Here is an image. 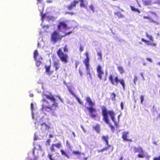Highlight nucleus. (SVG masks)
Segmentation results:
<instances>
[{
    "mask_svg": "<svg viewBox=\"0 0 160 160\" xmlns=\"http://www.w3.org/2000/svg\"><path fill=\"white\" fill-rule=\"evenodd\" d=\"M141 75L142 76V78H143V73H140Z\"/></svg>",
    "mask_w": 160,
    "mask_h": 160,
    "instance_id": "nucleus-60",
    "label": "nucleus"
},
{
    "mask_svg": "<svg viewBox=\"0 0 160 160\" xmlns=\"http://www.w3.org/2000/svg\"><path fill=\"white\" fill-rule=\"evenodd\" d=\"M53 66L56 71H58L60 68V64L58 61H54L53 63Z\"/></svg>",
    "mask_w": 160,
    "mask_h": 160,
    "instance_id": "nucleus-15",
    "label": "nucleus"
},
{
    "mask_svg": "<svg viewBox=\"0 0 160 160\" xmlns=\"http://www.w3.org/2000/svg\"><path fill=\"white\" fill-rule=\"evenodd\" d=\"M37 1L38 2L41 3L43 0H37Z\"/></svg>",
    "mask_w": 160,
    "mask_h": 160,
    "instance_id": "nucleus-55",
    "label": "nucleus"
},
{
    "mask_svg": "<svg viewBox=\"0 0 160 160\" xmlns=\"http://www.w3.org/2000/svg\"><path fill=\"white\" fill-rule=\"evenodd\" d=\"M80 2V6L81 7H85L86 5L84 2V0H79Z\"/></svg>",
    "mask_w": 160,
    "mask_h": 160,
    "instance_id": "nucleus-31",
    "label": "nucleus"
},
{
    "mask_svg": "<svg viewBox=\"0 0 160 160\" xmlns=\"http://www.w3.org/2000/svg\"><path fill=\"white\" fill-rule=\"evenodd\" d=\"M158 117L160 118V113L158 114Z\"/></svg>",
    "mask_w": 160,
    "mask_h": 160,
    "instance_id": "nucleus-61",
    "label": "nucleus"
},
{
    "mask_svg": "<svg viewBox=\"0 0 160 160\" xmlns=\"http://www.w3.org/2000/svg\"><path fill=\"white\" fill-rule=\"evenodd\" d=\"M51 124L50 123L48 124V125L47 124L43 122L41 124V129L42 131H46V130H49L51 128L50 126Z\"/></svg>",
    "mask_w": 160,
    "mask_h": 160,
    "instance_id": "nucleus-12",
    "label": "nucleus"
},
{
    "mask_svg": "<svg viewBox=\"0 0 160 160\" xmlns=\"http://www.w3.org/2000/svg\"><path fill=\"white\" fill-rule=\"evenodd\" d=\"M115 15H116L118 17V18H122L123 17V15L121 14V13L119 12H115Z\"/></svg>",
    "mask_w": 160,
    "mask_h": 160,
    "instance_id": "nucleus-32",
    "label": "nucleus"
},
{
    "mask_svg": "<svg viewBox=\"0 0 160 160\" xmlns=\"http://www.w3.org/2000/svg\"><path fill=\"white\" fill-rule=\"evenodd\" d=\"M58 98H59V100H60V101H61L62 102H63V100H62V99L59 96V97H58Z\"/></svg>",
    "mask_w": 160,
    "mask_h": 160,
    "instance_id": "nucleus-53",
    "label": "nucleus"
},
{
    "mask_svg": "<svg viewBox=\"0 0 160 160\" xmlns=\"http://www.w3.org/2000/svg\"><path fill=\"white\" fill-rule=\"evenodd\" d=\"M60 152L61 155L65 157H66L68 158H70V156L68 153L64 150L61 149L60 150Z\"/></svg>",
    "mask_w": 160,
    "mask_h": 160,
    "instance_id": "nucleus-20",
    "label": "nucleus"
},
{
    "mask_svg": "<svg viewBox=\"0 0 160 160\" xmlns=\"http://www.w3.org/2000/svg\"><path fill=\"white\" fill-rule=\"evenodd\" d=\"M133 151L134 153L138 152L139 153L137 155V156L139 158H143L145 156V152L141 147L133 148Z\"/></svg>",
    "mask_w": 160,
    "mask_h": 160,
    "instance_id": "nucleus-8",
    "label": "nucleus"
},
{
    "mask_svg": "<svg viewBox=\"0 0 160 160\" xmlns=\"http://www.w3.org/2000/svg\"><path fill=\"white\" fill-rule=\"evenodd\" d=\"M92 128L97 133H99L100 132V125L99 124H97L95 126H93Z\"/></svg>",
    "mask_w": 160,
    "mask_h": 160,
    "instance_id": "nucleus-21",
    "label": "nucleus"
},
{
    "mask_svg": "<svg viewBox=\"0 0 160 160\" xmlns=\"http://www.w3.org/2000/svg\"><path fill=\"white\" fill-rule=\"evenodd\" d=\"M110 96L111 97V99L112 100L115 101L116 100L115 97H116V95L114 93L112 92V93H111L110 94Z\"/></svg>",
    "mask_w": 160,
    "mask_h": 160,
    "instance_id": "nucleus-28",
    "label": "nucleus"
},
{
    "mask_svg": "<svg viewBox=\"0 0 160 160\" xmlns=\"http://www.w3.org/2000/svg\"><path fill=\"white\" fill-rule=\"evenodd\" d=\"M111 128L112 130H114V127L113 126H111Z\"/></svg>",
    "mask_w": 160,
    "mask_h": 160,
    "instance_id": "nucleus-54",
    "label": "nucleus"
},
{
    "mask_svg": "<svg viewBox=\"0 0 160 160\" xmlns=\"http://www.w3.org/2000/svg\"><path fill=\"white\" fill-rule=\"evenodd\" d=\"M44 96L47 98L52 102L53 103L52 105H50L48 101L45 99H43L42 100L43 102L42 108V110L43 111L48 112L55 110L56 108L58 107V103L56 102L54 96L52 95L51 93L49 95L45 94Z\"/></svg>",
    "mask_w": 160,
    "mask_h": 160,
    "instance_id": "nucleus-1",
    "label": "nucleus"
},
{
    "mask_svg": "<svg viewBox=\"0 0 160 160\" xmlns=\"http://www.w3.org/2000/svg\"><path fill=\"white\" fill-rule=\"evenodd\" d=\"M81 128H82V129H83V131L84 132H85V130L84 129V128L82 126H81Z\"/></svg>",
    "mask_w": 160,
    "mask_h": 160,
    "instance_id": "nucleus-58",
    "label": "nucleus"
},
{
    "mask_svg": "<svg viewBox=\"0 0 160 160\" xmlns=\"http://www.w3.org/2000/svg\"><path fill=\"white\" fill-rule=\"evenodd\" d=\"M79 49H80V51L81 52L83 50V47L82 46H80Z\"/></svg>",
    "mask_w": 160,
    "mask_h": 160,
    "instance_id": "nucleus-48",
    "label": "nucleus"
},
{
    "mask_svg": "<svg viewBox=\"0 0 160 160\" xmlns=\"http://www.w3.org/2000/svg\"><path fill=\"white\" fill-rule=\"evenodd\" d=\"M143 3L144 6H148L151 5L152 1L151 0H144L143 1Z\"/></svg>",
    "mask_w": 160,
    "mask_h": 160,
    "instance_id": "nucleus-22",
    "label": "nucleus"
},
{
    "mask_svg": "<svg viewBox=\"0 0 160 160\" xmlns=\"http://www.w3.org/2000/svg\"><path fill=\"white\" fill-rule=\"evenodd\" d=\"M37 158H38V157H35L34 158V159L35 160H37Z\"/></svg>",
    "mask_w": 160,
    "mask_h": 160,
    "instance_id": "nucleus-59",
    "label": "nucleus"
},
{
    "mask_svg": "<svg viewBox=\"0 0 160 160\" xmlns=\"http://www.w3.org/2000/svg\"><path fill=\"white\" fill-rule=\"evenodd\" d=\"M51 65H49V66H46V65L45 67V69H46V73L48 75H51L52 73V71H50V68H51Z\"/></svg>",
    "mask_w": 160,
    "mask_h": 160,
    "instance_id": "nucleus-18",
    "label": "nucleus"
},
{
    "mask_svg": "<svg viewBox=\"0 0 160 160\" xmlns=\"http://www.w3.org/2000/svg\"><path fill=\"white\" fill-rule=\"evenodd\" d=\"M130 8L131 10L133 12H137L138 13H140V11L138 10V9L137 8H135L134 7L132 6H130Z\"/></svg>",
    "mask_w": 160,
    "mask_h": 160,
    "instance_id": "nucleus-26",
    "label": "nucleus"
},
{
    "mask_svg": "<svg viewBox=\"0 0 160 160\" xmlns=\"http://www.w3.org/2000/svg\"><path fill=\"white\" fill-rule=\"evenodd\" d=\"M80 75L81 76H82V73L81 72H80Z\"/></svg>",
    "mask_w": 160,
    "mask_h": 160,
    "instance_id": "nucleus-62",
    "label": "nucleus"
},
{
    "mask_svg": "<svg viewBox=\"0 0 160 160\" xmlns=\"http://www.w3.org/2000/svg\"><path fill=\"white\" fill-rule=\"evenodd\" d=\"M87 70V74L89 75L90 76H91V74L89 71V69L88 70Z\"/></svg>",
    "mask_w": 160,
    "mask_h": 160,
    "instance_id": "nucleus-50",
    "label": "nucleus"
},
{
    "mask_svg": "<svg viewBox=\"0 0 160 160\" xmlns=\"http://www.w3.org/2000/svg\"><path fill=\"white\" fill-rule=\"evenodd\" d=\"M62 144L60 142H59L57 143L52 144L50 147V149L52 152H54L55 151L54 147L57 148L59 149L61 148Z\"/></svg>",
    "mask_w": 160,
    "mask_h": 160,
    "instance_id": "nucleus-10",
    "label": "nucleus"
},
{
    "mask_svg": "<svg viewBox=\"0 0 160 160\" xmlns=\"http://www.w3.org/2000/svg\"><path fill=\"white\" fill-rule=\"evenodd\" d=\"M72 31H70V32H67V33H65V35H62V36H63V37H64L68 35H69L71 33H72Z\"/></svg>",
    "mask_w": 160,
    "mask_h": 160,
    "instance_id": "nucleus-43",
    "label": "nucleus"
},
{
    "mask_svg": "<svg viewBox=\"0 0 160 160\" xmlns=\"http://www.w3.org/2000/svg\"><path fill=\"white\" fill-rule=\"evenodd\" d=\"M38 50H36L34 52L33 58L35 60H36L37 59V57L38 56Z\"/></svg>",
    "mask_w": 160,
    "mask_h": 160,
    "instance_id": "nucleus-27",
    "label": "nucleus"
},
{
    "mask_svg": "<svg viewBox=\"0 0 160 160\" xmlns=\"http://www.w3.org/2000/svg\"><path fill=\"white\" fill-rule=\"evenodd\" d=\"M148 13H150L151 14L154 15L155 16L157 17V14L155 12H153L151 11H150L148 12Z\"/></svg>",
    "mask_w": 160,
    "mask_h": 160,
    "instance_id": "nucleus-40",
    "label": "nucleus"
},
{
    "mask_svg": "<svg viewBox=\"0 0 160 160\" xmlns=\"http://www.w3.org/2000/svg\"><path fill=\"white\" fill-rule=\"evenodd\" d=\"M63 36L60 34L57 31H54L51 34V42L53 44L60 42L62 39Z\"/></svg>",
    "mask_w": 160,
    "mask_h": 160,
    "instance_id": "nucleus-5",
    "label": "nucleus"
},
{
    "mask_svg": "<svg viewBox=\"0 0 160 160\" xmlns=\"http://www.w3.org/2000/svg\"><path fill=\"white\" fill-rule=\"evenodd\" d=\"M108 114L111 117L112 120L114 122L115 125L118 127V123L115 120V113L114 112L112 111H108L105 107H103L102 108V114L103 116V120L107 124L109 123V122Z\"/></svg>",
    "mask_w": 160,
    "mask_h": 160,
    "instance_id": "nucleus-2",
    "label": "nucleus"
},
{
    "mask_svg": "<svg viewBox=\"0 0 160 160\" xmlns=\"http://www.w3.org/2000/svg\"><path fill=\"white\" fill-rule=\"evenodd\" d=\"M51 142V140L49 139H48L46 142L45 145L46 146H48L50 145V143Z\"/></svg>",
    "mask_w": 160,
    "mask_h": 160,
    "instance_id": "nucleus-36",
    "label": "nucleus"
},
{
    "mask_svg": "<svg viewBox=\"0 0 160 160\" xmlns=\"http://www.w3.org/2000/svg\"><path fill=\"white\" fill-rule=\"evenodd\" d=\"M66 13L71 14V15H73L74 14V13L73 12H66Z\"/></svg>",
    "mask_w": 160,
    "mask_h": 160,
    "instance_id": "nucleus-49",
    "label": "nucleus"
},
{
    "mask_svg": "<svg viewBox=\"0 0 160 160\" xmlns=\"http://www.w3.org/2000/svg\"><path fill=\"white\" fill-rule=\"evenodd\" d=\"M120 106L121 107V109L122 110L123 108V103L122 102H121L120 103Z\"/></svg>",
    "mask_w": 160,
    "mask_h": 160,
    "instance_id": "nucleus-47",
    "label": "nucleus"
},
{
    "mask_svg": "<svg viewBox=\"0 0 160 160\" xmlns=\"http://www.w3.org/2000/svg\"><path fill=\"white\" fill-rule=\"evenodd\" d=\"M67 27V25L64 21H61L59 22L58 25V29L60 30L62 28H66Z\"/></svg>",
    "mask_w": 160,
    "mask_h": 160,
    "instance_id": "nucleus-13",
    "label": "nucleus"
},
{
    "mask_svg": "<svg viewBox=\"0 0 160 160\" xmlns=\"http://www.w3.org/2000/svg\"><path fill=\"white\" fill-rule=\"evenodd\" d=\"M68 91L70 92V93L73 96H75V94L72 91L70 88L68 89Z\"/></svg>",
    "mask_w": 160,
    "mask_h": 160,
    "instance_id": "nucleus-42",
    "label": "nucleus"
},
{
    "mask_svg": "<svg viewBox=\"0 0 160 160\" xmlns=\"http://www.w3.org/2000/svg\"><path fill=\"white\" fill-rule=\"evenodd\" d=\"M158 64L159 65H160V62H158Z\"/></svg>",
    "mask_w": 160,
    "mask_h": 160,
    "instance_id": "nucleus-63",
    "label": "nucleus"
},
{
    "mask_svg": "<svg viewBox=\"0 0 160 160\" xmlns=\"http://www.w3.org/2000/svg\"><path fill=\"white\" fill-rule=\"evenodd\" d=\"M110 147V145L108 146L107 147L103 148L100 150H98L97 151L98 153L100 152H103L104 151L107 150L108 148H109V147Z\"/></svg>",
    "mask_w": 160,
    "mask_h": 160,
    "instance_id": "nucleus-23",
    "label": "nucleus"
},
{
    "mask_svg": "<svg viewBox=\"0 0 160 160\" xmlns=\"http://www.w3.org/2000/svg\"><path fill=\"white\" fill-rule=\"evenodd\" d=\"M145 34L147 38L149 39L150 41L143 38L141 39V41L145 42L146 44L147 45H150L152 46L156 47V44L153 42V40L152 36L151 35H149L148 34L147 32L145 33Z\"/></svg>",
    "mask_w": 160,
    "mask_h": 160,
    "instance_id": "nucleus-7",
    "label": "nucleus"
},
{
    "mask_svg": "<svg viewBox=\"0 0 160 160\" xmlns=\"http://www.w3.org/2000/svg\"><path fill=\"white\" fill-rule=\"evenodd\" d=\"M78 1L77 0H74L71 2V4L67 7L68 10H72L74 7L76 6V4L78 3Z\"/></svg>",
    "mask_w": 160,
    "mask_h": 160,
    "instance_id": "nucleus-14",
    "label": "nucleus"
},
{
    "mask_svg": "<svg viewBox=\"0 0 160 160\" xmlns=\"http://www.w3.org/2000/svg\"><path fill=\"white\" fill-rule=\"evenodd\" d=\"M108 138L109 137L108 135L106 136H102V140L105 142L106 145L107 146L109 145V143H108Z\"/></svg>",
    "mask_w": 160,
    "mask_h": 160,
    "instance_id": "nucleus-19",
    "label": "nucleus"
},
{
    "mask_svg": "<svg viewBox=\"0 0 160 160\" xmlns=\"http://www.w3.org/2000/svg\"><path fill=\"white\" fill-rule=\"evenodd\" d=\"M36 60V65L37 67H39L40 66V65L41 64L42 62L39 61L37 60Z\"/></svg>",
    "mask_w": 160,
    "mask_h": 160,
    "instance_id": "nucleus-34",
    "label": "nucleus"
},
{
    "mask_svg": "<svg viewBox=\"0 0 160 160\" xmlns=\"http://www.w3.org/2000/svg\"><path fill=\"white\" fill-rule=\"evenodd\" d=\"M97 55L98 56L99 58L98 59L102 60V55L101 52H98L97 53Z\"/></svg>",
    "mask_w": 160,
    "mask_h": 160,
    "instance_id": "nucleus-33",
    "label": "nucleus"
},
{
    "mask_svg": "<svg viewBox=\"0 0 160 160\" xmlns=\"http://www.w3.org/2000/svg\"><path fill=\"white\" fill-rule=\"evenodd\" d=\"M128 132H124L122 135V139L124 140L127 141H131V140L130 139H129L127 138V137L128 135Z\"/></svg>",
    "mask_w": 160,
    "mask_h": 160,
    "instance_id": "nucleus-16",
    "label": "nucleus"
},
{
    "mask_svg": "<svg viewBox=\"0 0 160 160\" xmlns=\"http://www.w3.org/2000/svg\"><path fill=\"white\" fill-rule=\"evenodd\" d=\"M143 18L144 19H148L150 20V22H156L154 21L149 16H144L143 17Z\"/></svg>",
    "mask_w": 160,
    "mask_h": 160,
    "instance_id": "nucleus-25",
    "label": "nucleus"
},
{
    "mask_svg": "<svg viewBox=\"0 0 160 160\" xmlns=\"http://www.w3.org/2000/svg\"><path fill=\"white\" fill-rule=\"evenodd\" d=\"M57 53L61 61L64 63L68 62V55L64 53L62 48H59L57 51Z\"/></svg>",
    "mask_w": 160,
    "mask_h": 160,
    "instance_id": "nucleus-6",
    "label": "nucleus"
},
{
    "mask_svg": "<svg viewBox=\"0 0 160 160\" xmlns=\"http://www.w3.org/2000/svg\"><path fill=\"white\" fill-rule=\"evenodd\" d=\"M31 108H32H32H33V104L32 103L31 104Z\"/></svg>",
    "mask_w": 160,
    "mask_h": 160,
    "instance_id": "nucleus-57",
    "label": "nucleus"
},
{
    "mask_svg": "<svg viewBox=\"0 0 160 160\" xmlns=\"http://www.w3.org/2000/svg\"><path fill=\"white\" fill-rule=\"evenodd\" d=\"M140 98L141 100V103L142 104L144 99V96L143 95L141 96L140 97Z\"/></svg>",
    "mask_w": 160,
    "mask_h": 160,
    "instance_id": "nucleus-38",
    "label": "nucleus"
},
{
    "mask_svg": "<svg viewBox=\"0 0 160 160\" xmlns=\"http://www.w3.org/2000/svg\"><path fill=\"white\" fill-rule=\"evenodd\" d=\"M72 153L75 155H79L81 154V152L78 151H73L72 152Z\"/></svg>",
    "mask_w": 160,
    "mask_h": 160,
    "instance_id": "nucleus-29",
    "label": "nucleus"
},
{
    "mask_svg": "<svg viewBox=\"0 0 160 160\" xmlns=\"http://www.w3.org/2000/svg\"><path fill=\"white\" fill-rule=\"evenodd\" d=\"M53 137V135L51 134H50L49 135V137L50 138H52Z\"/></svg>",
    "mask_w": 160,
    "mask_h": 160,
    "instance_id": "nucleus-56",
    "label": "nucleus"
},
{
    "mask_svg": "<svg viewBox=\"0 0 160 160\" xmlns=\"http://www.w3.org/2000/svg\"><path fill=\"white\" fill-rule=\"evenodd\" d=\"M146 59L148 61L150 62H152V59L149 58H146Z\"/></svg>",
    "mask_w": 160,
    "mask_h": 160,
    "instance_id": "nucleus-46",
    "label": "nucleus"
},
{
    "mask_svg": "<svg viewBox=\"0 0 160 160\" xmlns=\"http://www.w3.org/2000/svg\"><path fill=\"white\" fill-rule=\"evenodd\" d=\"M138 80V78L136 76H134L133 79V82L134 84H136V82Z\"/></svg>",
    "mask_w": 160,
    "mask_h": 160,
    "instance_id": "nucleus-35",
    "label": "nucleus"
},
{
    "mask_svg": "<svg viewBox=\"0 0 160 160\" xmlns=\"http://www.w3.org/2000/svg\"><path fill=\"white\" fill-rule=\"evenodd\" d=\"M41 19L42 21L45 18H46L48 20H50L52 19L53 18L51 16H47L46 14H43L42 12H41Z\"/></svg>",
    "mask_w": 160,
    "mask_h": 160,
    "instance_id": "nucleus-17",
    "label": "nucleus"
},
{
    "mask_svg": "<svg viewBox=\"0 0 160 160\" xmlns=\"http://www.w3.org/2000/svg\"><path fill=\"white\" fill-rule=\"evenodd\" d=\"M97 71L98 72V77L100 80L102 78V76L104 75V72L102 70L100 65H98L97 67Z\"/></svg>",
    "mask_w": 160,
    "mask_h": 160,
    "instance_id": "nucleus-11",
    "label": "nucleus"
},
{
    "mask_svg": "<svg viewBox=\"0 0 160 160\" xmlns=\"http://www.w3.org/2000/svg\"><path fill=\"white\" fill-rule=\"evenodd\" d=\"M119 117H120V115H119V116H118V119H119Z\"/></svg>",
    "mask_w": 160,
    "mask_h": 160,
    "instance_id": "nucleus-64",
    "label": "nucleus"
},
{
    "mask_svg": "<svg viewBox=\"0 0 160 160\" xmlns=\"http://www.w3.org/2000/svg\"><path fill=\"white\" fill-rule=\"evenodd\" d=\"M48 157L50 160H55L52 157V155L51 154H48Z\"/></svg>",
    "mask_w": 160,
    "mask_h": 160,
    "instance_id": "nucleus-37",
    "label": "nucleus"
},
{
    "mask_svg": "<svg viewBox=\"0 0 160 160\" xmlns=\"http://www.w3.org/2000/svg\"><path fill=\"white\" fill-rule=\"evenodd\" d=\"M108 80L113 85L117 86L119 83L122 86L123 89L124 90L125 88V81L123 79H119L117 76L114 77V75L110 74L108 77Z\"/></svg>",
    "mask_w": 160,
    "mask_h": 160,
    "instance_id": "nucleus-4",
    "label": "nucleus"
},
{
    "mask_svg": "<svg viewBox=\"0 0 160 160\" xmlns=\"http://www.w3.org/2000/svg\"><path fill=\"white\" fill-rule=\"evenodd\" d=\"M89 8L92 10L93 12H94V8L92 5H91L89 6Z\"/></svg>",
    "mask_w": 160,
    "mask_h": 160,
    "instance_id": "nucleus-39",
    "label": "nucleus"
},
{
    "mask_svg": "<svg viewBox=\"0 0 160 160\" xmlns=\"http://www.w3.org/2000/svg\"><path fill=\"white\" fill-rule=\"evenodd\" d=\"M85 55L86 57V58L84 60L83 62L86 66V70H88L89 69V58L88 52H86L85 53Z\"/></svg>",
    "mask_w": 160,
    "mask_h": 160,
    "instance_id": "nucleus-9",
    "label": "nucleus"
},
{
    "mask_svg": "<svg viewBox=\"0 0 160 160\" xmlns=\"http://www.w3.org/2000/svg\"><path fill=\"white\" fill-rule=\"evenodd\" d=\"M118 160H125V159H123L122 156Z\"/></svg>",
    "mask_w": 160,
    "mask_h": 160,
    "instance_id": "nucleus-51",
    "label": "nucleus"
},
{
    "mask_svg": "<svg viewBox=\"0 0 160 160\" xmlns=\"http://www.w3.org/2000/svg\"><path fill=\"white\" fill-rule=\"evenodd\" d=\"M153 160H160V156L158 157H154L153 158Z\"/></svg>",
    "mask_w": 160,
    "mask_h": 160,
    "instance_id": "nucleus-41",
    "label": "nucleus"
},
{
    "mask_svg": "<svg viewBox=\"0 0 160 160\" xmlns=\"http://www.w3.org/2000/svg\"><path fill=\"white\" fill-rule=\"evenodd\" d=\"M85 100L90 106V107H88L87 108L89 111L90 117L92 118H96L97 116V110L96 108L93 107V106L95 105V103L92 101L89 97H87Z\"/></svg>",
    "mask_w": 160,
    "mask_h": 160,
    "instance_id": "nucleus-3",
    "label": "nucleus"
},
{
    "mask_svg": "<svg viewBox=\"0 0 160 160\" xmlns=\"http://www.w3.org/2000/svg\"><path fill=\"white\" fill-rule=\"evenodd\" d=\"M63 51L64 52H68V48L67 45H65L63 48Z\"/></svg>",
    "mask_w": 160,
    "mask_h": 160,
    "instance_id": "nucleus-30",
    "label": "nucleus"
},
{
    "mask_svg": "<svg viewBox=\"0 0 160 160\" xmlns=\"http://www.w3.org/2000/svg\"><path fill=\"white\" fill-rule=\"evenodd\" d=\"M118 69L121 74H122L124 72V71L123 68L121 66L118 67Z\"/></svg>",
    "mask_w": 160,
    "mask_h": 160,
    "instance_id": "nucleus-24",
    "label": "nucleus"
},
{
    "mask_svg": "<svg viewBox=\"0 0 160 160\" xmlns=\"http://www.w3.org/2000/svg\"><path fill=\"white\" fill-rule=\"evenodd\" d=\"M155 3L160 5V0H157L155 2Z\"/></svg>",
    "mask_w": 160,
    "mask_h": 160,
    "instance_id": "nucleus-44",
    "label": "nucleus"
},
{
    "mask_svg": "<svg viewBox=\"0 0 160 160\" xmlns=\"http://www.w3.org/2000/svg\"><path fill=\"white\" fill-rule=\"evenodd\" d=\"M35 148H33V151H32V154L35 156Z\"/></svg>",
    "mask_w": 160,
    "mask_h": 160,
    "instance_id": "nucleus-52",
    "label": "nucleus"
},
{
    "mask_svg": "<svg viewBox=\"0 0 160 160\" xmlns=\"http://www.w3.org/2000/svg\"><path fill=\"white\" fill-rule=\"evenodd\" d=\"M77 99L78 102L81 104H83V102H81L80 100V99L77 98Z\"/></svg>",
    "mask_w": 160,
    "mask_h": 160,
    "instance_id": "nucleus-45",
    "label": "nucleus"
}]
</instances>
